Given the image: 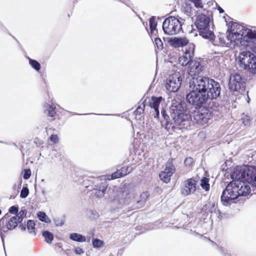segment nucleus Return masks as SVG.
<instances>
[{
	"instance_id": "f257e3e1",
	"label": "nucleus",
	"mask_w": 256,
	"mask_h": 256,
	"mask_svg": "<svg viewBox=\"0 0 256 256\" xmlns=\"http://www.w3.org/2000/svg\"><path fill=\"white\" fill-rule=\"evenodd\" d=\"M190 87L192 90L186 94V100L198 108L202 106L208 100L217 98L221 91L218 82L206 76L194 78Z\"/></svg>"
},
{
	"instance_id": "f03ea898",
	"label": "nucleus",
	"mask_w": 256,
	"mask_h": 256,
	"mask_svg": "<svg viewBox=\"0 0 256 256\" xmlns=\"http://www.w3.org/2000/svg\"><path fill=\"white\" fill-rule=\"evenodd\" d=\"M170 113V116L165 110L162 109L161 111L164 118L162 122L164 123L166 129H172L174 131L176 129H187L190 126V116L182 104L172 106Z\"/></svg>"
},
{
	"instance_id": "7ed1b4c3",
	"label": "nucleus",
	"mask_w": 256,
	"mask_h": 256,
	"mask_svg": "<svg viewBox=\"0 0 256 256\" xmlns=\"http://www.w3.org/2000/svg\"><path fill=\"white\" fill-rule=\"evenodd\" d=\"M250 185L240 181H232L223 190L221 201L224 206H228L239 196H246L250 192Z\"/></svg>"
},
{
	"instance_id": "20e7f679",
	"label": "nucleus",
	"mask_w": 256,
	"mask_h": 256,
	"mask_svg": "<svg viewBox=\"0 0 256 256\" xmlns=\"http://www.w3.org/2000/svg\"><path fill=\"white\" fill-rule=\"evenodd\" d=\"M211 14L212 12L209 11L206 12V14H200L198 15L195 21V25L200 35L205 38H212L214 36L210 28Z\"/></svg>"
},
{
	"instance_id": "39448f33",
	"label": "nucleus",
	"mask_w": 256,
	"mask_h": 256,
	"mask_svg": "<svg viewBox=\"0 0 256 256\" xmlns=\"http://www.w3.org/2000/svg\"><path fill=\"white\" fill-rule=\"evenodd\" d=\"M254 168L246 166H238L234 168L231 177L233 181H240L247 183L252 180V176Z\"/></svg>"
},
{
	"instance_id": "423d86ee",
	"label": "nucleus",
	"mask_w": 256,
	"mask_h": 256,
	"mask_svg": "<svg viewBox=\"0 0 256 256\" xmlns=\"http://www.w3.org/2000/svg\"><path fill=\"white\" fill-rule=\"evenodd\" d=\"M16 217L15 216H12L6 214L0 219V235L2 241H4L3 233L14 230L20 223Z\"/></svg>"
},
{
	"instance_id": "0eeeda50",
	"label": "nucleus",
	"mask_w": 256,
	"mask_h": 256,
	"mask_svg": "<svg viewBox=\"0 0 256 256\" xmlns=\"http://www.w3.org/2000/svg\"><path fill=\"white\" fill-rule=\"evenodd\" d=\"M162 29L164 33L167 34H176L182 30V24L177 18L170 16L164 20Z\"/></svg>"
},
{
	"instance_id": "6e6552de",
	"label": "nucleus",
	"mask_w": 256,
	"mask_h": 256,
	"mask_svg": "<svg viewBox=\"0 0 256 256\" xmlns=\"http://www.w3.org/2000/svg\"><path fill=\"white\" fill-rule=\"evenodd\" d=\"M227 33L230 38L234 41L238 45L242 42V38L244 32L246 28L243 26L236 22H230Z\"/></svg>"
},
{
	"instance_id": "1a4fd4ad",
	"label": "nucleus",
	"mask_w": 256,
	"mask_h": 256,
	"mask_svg": "<svg viewBox=\"0 0 256 256\" xmlns=\"http://www.w3.org/2000/svg\"><path fill=\"white\" fill-rule=\"evenodd\" d=\"M246 83L244 79L239 74H231L229 79L228 88L232 91H244Z\"/></svg>"
},
{
	"instance_id": "9d476101",
	"label": "nucleus",
	"mask_w": 256,
	"mask_h": 256,
	"mask_svg": "<svg viewBox=\"0 0 256 256\" xmlns=\"http://www.w3.org/2000/svg\"><path fill=\"white\" fill-rule=\"evenodd\" d=\"M182 84V78L180 72H176L169 76L166 80V88L172 92H176L180 88Z\"/></svg>"
},
{
	"instance_id": "9b49d317",
	"label": "nucleus",
	"mask_w": 256,
	"mask_h": 256,
	"mask_svg": "<svg viewBox=\"0 0 256 256\" xmlns=\"http://www.w3.org/2000/svg\"><path fill=\"white\" fill-rule=\"evenodd\" d=\"M196 181L194 178L184 181L180 186V193L184 196L194 194L196 190Z\"/></svg>"
},
{
	"instance_id": "f8f14e48",
	"label": "nucleus",
	"mask_w": 256,
	"mask_h": 256,
	"mask_svg": "<svg viewBox=\"0 0 256 256\" xmlns=\"http://www.w3.org/2000/svg\"><path fill=\"white\" fill-rule=\"evenodd\" d=\"M195 46L193 44H190L185 48L184 54L180 57L178 61L180 64L182 66L190 65L192 62L194 56Z\"/></svg>"
},
{
	"instance_id": "ddd939ff",
	"label": "nucleus",
	"mask_w": 256,
	"mask_h": 256,
	"mask_svg": "<svg viewBox=\"0 0 256 256\" xmlns=\"http://www.w3.org/2000/svg\"><path fill=\"white\" fill-rule=\"evenodd\" d=\"M202 70V66L200 62L193 60L188 66V72L190 76H192L199 74Z\"/></svg>"
},
{
	"instance_id": "4468645a",
	"label": "nucleus",
	"mask_w": 256,
	"mask_h": 256,
	"mask_svg": "<svg viewBox=\"0 0 256 256\" xmlns=\"http://www.w3.org/2000/svg\"><path fill=\"white\" fill-rule=\"evenodd\" d=\"M202 212L208 214L216 213L219 212L216 202L212 200H209L208 201L202 206Z\"/></svg>"
},
{
	"instance_id": "2eb2a0df",
	"label": "nucleus",
	"mask_w": 256,
	"mask_h": 256,
	"mask_svg": "<svg viewBox=\"0 0 256 256\" xmlns=\"http://www.w3.org/2000/svg\"><path fill=\"white\" fill-rule=\"evenodd\" d=\"M242 36V40L246 42H252L256 43V32L250 29L246 28Z\"/></svg>"
},
{
	"instance_id": "dca6fc26",
	"label": "nucleus",
	"mask_w": 256,
	"mask_h": 256,
	"mask_svg": "<svg viewBox=\"0 0 256 256\" xmlns=\"http://www.w3.org/2000/svg\"><path fill=\"white\" fill-rule=\"evenodd\" d=\"M122 196H124L118 200V202L121 204H129L132 202H134V198L135 197V194L134 192H123L122 193Z\"/></svg>"
},
{
	"instance_id": "f3484780",
	"label": "nucleus",
	"mask_w": 256,
	"mask_h": 256,
	"mask_svg": "<svg viewBox=\"0 0 256 256\" xmlns=\"http://www.w3.org/2000/svg\"><path fill=\"white\" fill-rule=\"evenodd\" d=\"M162 100V97L156 98V97H152L151 101L150 102V106L152 108H153L155 114H154V117L158 118L160 112L158 110V107L160 104Z\"/></svg>"
},
{
	"instance_id": "a211bd4d",
	"label": "nucleus",
	"mask_w": 256,
	"mask_h": 256,
	"mask_svg": "<svg viewBox=\"0 0 256 256\" xmlns=\"http://www.w3.org/2000/svg\"><path fill=\"white\" fill-rule=\"evenodd\" d=\"M170 42L174 47L178 48L186 46L188 40L186 38H174L170 40Z\"/></svg>"
},
{
	"instance_id": "6ab92c4d",
	"label": "nucleus",
	"mask_w": 256,
	"mask_h": 256,
	"mask_svg": "<svg viewBox=\"0 0 256 256\" xmlns=\"http://www.w3.org/2000/svg\"><path fill=\"white\" fill-rule=\"evenodd\" d=\"M108 184L106 182L102 183L100 186H96V188L93 190L92 194L98 198H102L107 188Z\"/></svg>"
},
{
	"instance_id": "aec40b11",
	"label": "nucleus",
	"mask_w": 256,
	"mask_h": 256,
	"mask_svg": "<svg viewBox=\"0 0 256 256\" xmlns=\"http://www.w3.org/2000/svg\"><path fill=\"white\" fill-rule=\"evenodd\" d=\"M232 40L231 38H229L228 34H227L225 38L221 37L219 38L220 45L222 46L234 48L237 44Z\"/></svg>"
},
{
	"instance_id": "412c9836",
	"label": "nucleus",
	"mask_w": 256,
	"mask_h": 256,
	"mask_svg": "<svg viewBox=\"0 0 256 256\" xmlns=\"http://www.w3.org/2000/svg\"><path fill=\"white\" fill-rule=\"evenodd\" d=\"M149 194L148 192H142L140 196V200H137L134 206V208H142L144 206V204Z\"/></svg>"
},
{
	"instance_id": "4be33fe9",
	"label": "nucleus",
	"mask_w": 256,
	"mask_h": 256,
	"mask_svg": "<svg viewBox=\"0 0 256 256\" xmlns=\"http://www.w3.org/2000/svg\"><path fill=\"white\" fill-rule=\"evenodd\" d=\"M210 114L206 113L205 114L204 113L198 114L195 118V119L200 124L207 123L210 119Z\"/></svg>"
},
{
	"instance_id": "5701e85b",
	"label": "nucleus",
	"mask_w": 256,
	"mask_h": 256,
	"mask_svg": "<svg viewBox=\"0 0 256 256\" xmlns=\"http://www.w3.org/2000/svg\"><path fill=\"white\" fill-rule=\"evenodd\" d=\"M70 238L72 240L78 242H84L86 240L85 236L77 233H72L70 234Z\"/></svg>"
},
{
	"instance_id": "b1692460",
	"label": "nucleus",
	"mask_w": 256,
	"mask_h": 256,
	"mask_svg": "<svg viewBox=\"0 0 256 256\" xmlns=\"http://www.w3.org/2000/svg\"><path fill=\"white\" fill-rule=\"evenodd\" d=\"M159 176L162 181L166 183H168L170 181V178L172 176V173L162 172L159 174Z\"/></svg>"
},
{
	"instance_id": "393cba45",
	"label": "nucleus",
	"mask_w": 256,
	"mask_h": 256,
	"mask_svg": "<svg viewBox=\"0 0 256 256\" xmlns=\"http://www.w3.org/2000/svg\"><path fill=\"white\" fill-rule=\"evenodd\" d=\"M176 171L175 166L172 164V162L168 161L166 164V168L163 171L164 172H168V173H172V176Z\"/></svg>"
},
{
	"instance_id": "a878e982",
	"label": "nucleus",
	"mask_w": 256,
	"mask_h": 256,
	"mask_svg": "<svg viewBox=\"0 0 256 256\" xmlns=\"http://www.w3.org/2000/svg\"><path fill=\"white\" fill-rule=\"evenodd\" d=\"M208 182L209 179L206 177H203L200 180V186L206 191H208L210 190Z\"/></svg>"
},
{
	"instance_id": "bb28decb",
	"label": "nucleus",
	"mask_w": 256,
	"mask_h": 256,
	"mask_svg": "<svg viewBox=\"0 0 256 256\" xmlns=\"http://www.w3.org/2000/svg\"><path fill=\"white\" fill-rule=\"evenodd\" d=\"M42 236L45 238L46 242L48 244H51L54 236L52 234L48 231H44L42 232Z\"/></svg>"
},
{
	"instance_id": "cd10ccee",
	"label": "nucleus",
	"mask_w": 256,
	"mask_h": 256,
	"mask_svg": "<svg viewBox=\"0 0 256 256\" xmlns=\"http://www.w3.org/2000/svg\"><path fill=\"white\" fill-rule=\"evenodd\" d=\"M29 59V63L32 67L36 71H38L40 68V63L36 60H32L30 58Z\"/></svg>"
},
{
	"instance_id": "c85d7f7f",
	"label": "nucleus",
	"mask_w": 256,
	"mask_h": 256,
	"mask_svg": "<svg viewBox=\"0 0 256 256\" xmlns=\"http://www.w3.org/2000/svg\"><path fill=\"white\" fill-rule=\"evenodd\" d=\"M26 214L27 212L26 210H22L20 212H18L17 214L15 216L19 220L20 223L22 221L23 218L26 216Z\"/></svg>"
},
{
	"instance_id": "c756f323",
	"label": "nucleus",
	"mask_w": 256,
	"mask_h": 256,
	"mask_svg": "<svg viewBox=\"0 0 256 256\" xmlns=\"http://www.w3.org/2000/svg\"><path fill=\"white\" fill-rule=\"evenodd\" d=\"M45 106L48 110V115L51 117L54 116L56 114V112L54 110L56 108L48 104H46Z\"/></svg>"
},
{
	"instance_id": "7c9ffc66",
	"label": "nucleus",
	"mask_w": 256,
	"mask_h": 256,
	"mask_svg": "<svg viewBox=\"0 0 256 256\" xmlns=\"http://www.w3.org/2000/svg\"><path fill=\"white\" fill-rule=\"evenodd\" d=\"M35 223L34 221L32 220H29L27 222V228L29 232L31 234H35L34 232V227Z\"/></svg>"
},
{
	"instance_id": "2f4dec72",
	"label": "nucleus",
	"mask_w": 256,
	"mask_h": 256,
	"mask_svg": "<svg viewBox=\"0 0 256 256\" xmlns=\"http://www.w3.org/2000/svg\"><path fill=\"white\" fill-rule=\"evenodd\" d=\"M132 168L131 166L123 167L119 170L122 176H124L132 171Z\"/></svg>"
},
{
	"instance_id": "473e14b6",
	"label": "nucleus",
	"mask_w": 256,
	"mask_h": 256,
	"mask_svg": "<svg viewBox=\"0 0 256 256\" xmlns=\"http://www.w3.org/2000/svg\"><path fill=\"white\" fill-rule=\"evenodd\" d=\"M38 216L40 220L42 222H50V219L44 212H40L38 214Z\"/></svg>"
},
{
	"instance_id": "72a5a7b5",
	"label": "nucleus",
	"mask_w": 256,
	"mask_h": 256,
	"mask_svg": "<svg viewBox=\"0 0 256 256\" xmlns=\"http://www.w3.org/2000/svg\"><path fill=\"white\" fill-rule=\"evenodd\" d=\"M145 108V104H144V102L142 103V104L138 106L136 110L134 112V114L136 116L138 115H141L143 114L144 112V109Z\"/></svg>"
},
{
	"instance_id": "f704fd0d",
	"label": "nucleus",
	"mask_w": 256,
	"mask_h": 256,
	"mask_svg": "<svg viewBox=\"0 0 256 256\" xmlns=\"http://www.w3.org/2000/svg\"><path fill=\"white\" fill-rule=\"evenodd\" d=\"M157 23L156 22V18L154 16H152L150 19V26L151 31H153L156 30Z\"/></svg>"
},
{
	"instance_id": "c9c22d12",
	"label": "nucleus",
	"mask_w": 256,
	"mask_h": 256,
	"mask_svg": "<svg viewBox=\"0 0 256 256\" xmlns=\"http://www.w3.org/2000/svg\"><path fill=\"white\" fill-rule=\"evenodd\" d=\"M29 194V190L27 187H24L20 194V196L21 198H26L28 196Z\"/></svg>"
},
{
	"instance_id": "e433bc0d",
	"label": "nucleus",
	"mask_w": 256,
	"mask_h": 256,
	"mask_svg": "<svg viewBox=\"0 0 256 256\" xmlns=\"http://www.w3.org/2000/svg\"><path fill=\"white\" fill-rule=\"evenodd\" d=\"M108 178V180H114L116 178H119L120 177H122V176L120 174V170H118L115 172L113 173L111 175H109Z\"/></svg>"
},
{
	"instance_id": "4c0bfd02",
	"label": "nucleus",
	"mask_w": 256,
	"mask_h": 256,
	"mask_svg": "<svg viewBox=\"0 0 256 256\" xmlns=\"http://www.w3.org/2000/svg\"><path fill=\"white\" fill-rule=\"evenodd\" d=\"M252 180L248 181V184L249 185L250 184H252L254 186L256 187V174L254 172V168L252 170Z\"/></svg>"
},
{
	"instance_id": "58836bf2",
	"label": "nucleus",
	"mask_w": 256,
	"mask_h": 256,
	"mask_svg": "<svg viewBox=\"0 0 256 256\" xmlns=\"http://www.w3.org/2000/svg\"><path fill=\"white\" fill-rule=\"evenodd\" d=\"M92 244L94 248H100L103 245V242L97 238L94 239L92 242Z\"/></svg>"
},
{
	"instance_id": "ea45409f",
	"label": "nucleus",
	"mask_w": 256,
	"mask_h": 256,
	"mask_svg": "<svg viewBox=\"0 0 256 256\" xmlns=\"http://www.w3.org/2000/svg\"><path fill=\"white\" fill-rule=\"evenodd\" d=\"M242 118V122L245 126H249L250 122V118L248 116L244 115Z\"/></svg>"
},
{
	"instance_id": "a19ab883",
	"label": "nucleus",
	"mask_w": 256,
	"mask_h": 256,
	"mask_svg": "<svg viewBox=\"0 0 256 256\" xmlns=\"http://www.w3.org/2000/svg\"><path fill=\"white\" fill-rule=\"evenodd\" d=\"M154 42L158 49L162 50L163 48L162 42L160 38H156Z\"/></svg>"
},
{
	"instance_id": "79ce46f5",
	"label": "nucleus",
	"mask_w": 256,
	"mask_h": 256,
	"mask_svg": "<svg viewBox=\"0 0 256 256\" xmlns=\"http://www.w3.org/2000/svg\"><path fill=\"white\" fill-rule=\"evenodd\" d=\"M18 206H11L10 208H9V210H8V212L12 214H17V213L18 212Z\"/></svg>"
},
{
	"instance_id": "37998d69",
	"label": "nucleus",
	"mask_w": 256,
	"mask_h": 256,
	"mask_svg": "<svg viewBox=\"0 0 256 256\" xmlns=\"http://www.w3.org/2000/svg\"><path fill=\"white\" fill-rule=\"evenodd\" d=\"M194 162L193 158H186L184 160V163L186 166H192Z\"/></svg>"
},
{
	"instance_id": "c03bdc74",
	"label": "nucleus",
	"mask_w": 256,
	"mask_h": 256,
	"mask_svg": "<svg viewBox=\"0 0 256 256\" xmlns=\"http://www.w3.org/2000/svg\"><path fill=\"white\" fill-rule=\"evenodd\" d=\"M31 176V171L30 170H26L24 171V178L25 180L28 179Z\"/></svg>"
},
{
	"instance_id": "a18cd8bd",
	"label": "nucleus",
	"mask_w": 256,
	"mask_h": 256,
	"mask_svg": "<svg viewBox=\"0 0 256 256\" xmlns=\"http://www.w3.org/2000/svg\"><path fill=\"white\" fill-rule=\"evenodd\" d=\"M50 140L54 143H57L58 141V138L57 135L52 134L50 137Z\"/></svg>"
},
{
	"instance_id": "49530a36",
	"label": "nucleus",
	"mask_w": 256,
	"mask_h": 256,
	"mask_svg": "<svg viewBox=\"0 0 256 256\" xmlns=\"http://www.w3.org/2000/svg\"><path fill=\"white\" fill-rule=\"evenodd\" d=\"M74 252L76 254H78L84 253V250L80 248H76L74 249Z\"/></svg>"
},
{
	"instance_id": "de8ad7c7",
	"label": "nucleus",
	"mask_w": 256,
	"mask_h": 256,
	"mask_svg": "<svg viewBox=\"0 0 256 256\" xmlns=\"http://www.w3.org/2000/svg\"><path fill=\"white\" fill-rule=\"evenodd\" d=\"M19 227L22 230H26V226L22 224L20 225Z\"/></svg>"
},
{
	"instance_id": "09e8293b",
	"label": "nucleus",
	"mask_w": 256,
	"mask_h": 256,
	"mask_svg": "<svg viewBox=\"0 0 256 256\" xmlns=\"http://www.w3.org/2000/svg\"><path fill=\"white\" fill-rule=\"evenodd\" d=\"M64 224V222H56V226H62V224Z\"/></svg>"
},
{
	"instance_id": "8fccbe9b",
	"label": "nucleus",
	"mask_w": 256,
	"mask_h": 256,
	"mask_svg": "<svg viewBox=\"0 0 256 256\" xmlns=\"http://www.w3.org/2000/svg\"><path fill=\"white\" fill-rule=\"evenodd\" d=\"M247 92V98H246V100L248 102V103H249L250 100V98L248 94V92Z\"/></svg>"
},
{
	"instance_id": "3c124183",
	"label": "nucleus",
	"mask_w": 256,
	"mask_h": 256,
	"mask_svg": "<svg viewBox=\"0 0 256 256\" xmlns=\"http://www.w3.org/2000/svg\"><path fill=\"white\" fill-rule=\"evenodd\" d=\"M218 10H219L220 13H222L224 12V10L220 6H218Z\"/></svg>"
},
{
	"instance_id": "603ef678",
	"label": "nucleus",
	"mask_w": 256,
	"mask_h": 256,
	"mask_svg": "<svg viewBox=\"0 0 256 256\" xmlns=\"http://www.w3.org/2000/svg\"><path fill=\"white\" fill-rule=\"evenodd\" d=\"M94 114V113H90V114Z\"/></svg>"
}]
</instances>
